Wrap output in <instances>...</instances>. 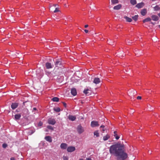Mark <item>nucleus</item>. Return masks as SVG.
<instances>
[{
    "label": "nucleus",
    "instance_id": "f257e3e1",
    "mask_svg": "<svg viewBox=\"0 0 160 160\" xmlns=\"http://www.w3.org/2000/svg\"><path fill=\"white\" fill-rule=\"evenodd\" d=\"M124 146L123 144H116L111 146L109 152L112 155L115 156L118 160H124L128 158V154L125 152Z\"/></svg>",
    "mask_w": 160,
    "mask_h": 160
},
{
    "label": "nucleus",
    "instance_id": "f03ea898",
    "mask_svg": "<svg viewBox=\"0 0 160 160\" xmlns=\"http://www.w3.org/2000/svg\"><path fill=\"white\" fill-rule=\"evenodd\" d=\"M77 130L79 134H81L84 131V129L83 127H82L80 125L78 126L77 128Z\"/></svg>",
    "mask_w": 160,
    "mask_h": 160
},
{
    "label": "nucleus",
    "instance_id": "7ed1b4c3",
    "mask_svg": "<svg viewBox=\"0 0 160 160\" xmlns=\"http://www.w3.org/2000/svg\"><path fill=\"white\" fill-rule=\"evenodd\" d=\"M128 94L131 97L133 96H133L137 94V91L135 90H132L129 91Z\"/></svg>",
    "mask_w": 160,
    "mask_h": 160
},
{
    "label": "nucleus",
    "instance_id": "20e7f679",
    "mask_svg": "<svg viewBox=\"0 0 160 160\" xmlns=\"http://www.w3.org/2000/svg\"><path fill=\"white\" fill-rule=\"evenodd\" d=\"M54 63L56 67H59L61 65V61L60 59H57Z\"/></svg>",
    "mask_w": 160,
    "mask_h": 160
},
{
    "label": "nucleus",
    "instance_id": "39448f33",
    "mask_svg": "<svg viewBox=\"0 0 160 160\" xmlns=\"http://www.w3.org/2000/svg\"><path fill=\"white\" fill-rule=\"evenodd\" d=\"M56 122V121L54 119L49 118L48 120V123L50 124L53 125L55 124Z\"/></svg>",
    "mask_w": 160,
    "mask_h": 160
},
{
    "label": "nucleus",
    "instance_id": "423d86ee",
    "mask_svg": "<svg viewBox=\"0 0 160 160\" xmlns=\"http://www.w3.org/2000/svg\"><path fill=\"white\" fill-rule=\"evenodd\" d=\"M75 150V148L73 146H70L68 147L67 151L68 152H72Z\"/></svg>",
    "mask_w": 160,
    "mask_h": 160
},
{
    "label": "nucleus",
    "instance_id": "0eeeda50",
    "mask_svg": "<svg viewBox=\"0 0 160 160\" xmlns=\"http://www.w3.org/2000/svg\"><path fill=\"white\" fill-rule=\"evenodd\" d=\"M99 124H98V122L97 121H93L91 122V126L92 127H94L96 126H98Z\"/></svg>",
    "mask_w": 160,
    "mask_h": 160
},
{
    "label": "nucleus",
    "instance_id": "6e6552de",
    "mask_svg": "<svg viewBox=\"0 0 160 160\" xmlns=\"http://www.w3.org/2000/svg\"><path fill=\"white\" fill-rule=\"evenodd\" d=\"M46 67V68L47 69H49L52 68H53V65H52L49 62H46L45 64Z\"/></svg>",
    "mask_w": 160,
    "mask_h": 160
},
{
    "label": "nucleus",
    "instance_id": "1a4fd4ad",
    "mask_svg": "<svg viewBox=\"0 0 160 160\" xmlns=\"http://www.w3.org/2000/svg\"><path fill=\"white\" fill-rule=\"evenodd\" d=\"M71 94L73 96H75L77 94V92L76 89L74 88H72L71 89Z\"/></svg>",
    "mask_w": 160,
    "mask_h": 160
},
{
    "label": "nucleus",
    "instance_id": "9d476101",
    "mask_svg": "<svg viewBox=\"0 0 160 160\" xmlns=\"http://www.w3.org/2000/svg\"><path fill=\"white\" fill-rule=\"evenodd\" d=\"M100 82V80L98 78H95L93 81V82L95 84H98Z\"/></svg>",
    "mask_w": 160,
    "mask_h": 160
},
{
    "label": "nucleus",
    "instance_id": "9b49d317",
    "mask_svg": "<svg viewBox=\"0 0 160 160\" xmlns=\"http://www.w3.org/2000/svg\"><path fill=\"white\" fill-rule=\"evenodd\" d=\"M67 144L65 143H62L60 145V148L62 149H66L67 147Z\"/></svg>",
    "mask_w": 160,
    "mask_h": 160
},
{
    "label": "nucleus",
    "instance_id": "f8f14e48",
    "mask_svg": "<svg viewBox=\"0 0 160 160\" xmlns=\"http://www.w3.org/2000/svg\"><path fill=\"white\" fill-rule=\"evenodd\" d=\"M144 3L142 2L137 4L136 7L138 8H142L144 6Z\"/></svg>",
    "mask_w": 160,
    "mask_h": 160
},
{
    "label": "nucleus",
    "instance_id": "ddd939ff",
    "mask_svg": "<svg viewBox=\"0 0 160 160\" xmlns=\"http://www.w3.org/2000/svg\"><path fill=\"white\" fill-rule=\"evenodd\" d=\"M18 106V104L17 103H12L11 104V108L13 109H15Z\"/></svg>",
    "mask_w": 160,
    "mask_h": 160
},
{
    "label": "nucleus",
    "instance_id": "4468645a",
    "mask_svg": "<svg viewBox=\"0 0 160 160\" xmlns=\"http://www.w3.org/2000/svg\"><path fill=\"white\" fill-rule=\"evenodd\" d=\"M152 19L154 21H157L159 18L158 16L155 15H152L151 16Z\"/></svg>",
    "mask_w": 160,
    "mask_h": 160
},
{
    "label": "nucleus",
    "instance_id": "2eb2a0df",
    "mask_svg": "<svg viewBox=\"0 0 160 160\" xmlns=\"http://www.w3.org/2000/svg\"><path fill=\"white\" fill-rule=\"evenodd\" d=\"M45 139L47 141L50 142H52V138L51 137L49 136H47L45 137Z\"/></svg>",
    "mask_w": 160,
    "mask_h": 160
},
{
    "label": "nucleus",
    "instance_id": "dca6fc26",
    "mask_svg": "<svg viewBox=\"0 0 160 160\" xmlns=\"http://www.w3.org/2000/svg\"><path fill=\"white\" fill-rule=\"evenodd\" d=\"M122 7V5L121 4H118L115 6L113 7V9L114 10H118L120 9Z\"/></svg>",
    "mask_w": 160,
    "mask_h": 160
},
{
    "label": "nucleus",
    "instance_id": "f3484780",
    "mask_svg": "<svg viewBox=\"0 0 160 160\" xmlns=\"http://www.w3.org/2000/svg\"><path fill=\"white\" fill-rule=\"evenodd\" d=\"M135 53L136 55L138 57L139 56L142 55V52H140L139 51L137 50L135 51Z\"/></svg>",
    "mask_w": 160,
    "mask_h": 160
},
{
    "label": "nucleus",
    "instance_id": "a211bd4d",
    "mask_svg": "<svg viewBox=\"0 0 160 160\" xmlns=\"http://www.w3.org/2000/svg\"><path fill=\"white\" fill-rule=\"evenodd\" d=\"M76 118V117L74 116L69 115L68 116L69 119L72 121H74Z\"/></svg>",
    "mask_w": 160,
    "mask_h": 160
},
{
    "label": "nucleus",
    "instance_id": "6ab92c4d",
    "mask_svg": "<svg viewBox=\"0 0 160 160\" xmlns=\"http://www.w3.org/2000/svg\"><path fill=\"white\" fill-rule=\"evenodd\" d=\"M141 14L142 16H145L147 13V10L146 9H142L141 12Z\"/></svg>",
    "mask_w": 160,
    "mask_h": 160
},
{
    "label": "nucleus",
    "instance_id": "aec40b11",
    "mask_svg": "<svg viewBox=\"0 0 160 160\" xmlns=\"http://www.w3.org/2000/svg\"><path fill=\"white\" fill-rule=\"evenodd\" d=\"M21 117V115L20 114H17L15 115V119L17 120L19 119Z\"/></svg>",
    "mask_w": 160,
    "mask_h": 160
},
{
    "label": "nucleus",
    "instance_id": "412c9836",
    "mask_svg": "<svg viewBox=\"0 0 160 160\" xmlns=\"http://www.w3.org/2000/svg\"><path fill=\"white\" fill-rule=\"evenodd\" d=\"M110 138V136L108 134H107L106 136L103 137V139L104 141H106Z\"/></svg>",
    "mask_w": 160,
    "mask_h": 160
},
{
    "label": "nucleus",
    "instance_id": "4be33fe9",
    "mask_svg": "<svg viewBox=\"0 0 160 160\" xmlns=\"http://www.w3.org/2000/svg\"><path fill=\"white\" fill-rule=\"evenodd\" d=\"M124 18L125 19L126 21L128 22H131L132 21V19L131 18H130L127 16H125Z\"/></svg>",
    "mask_w": 160,
    "mask_h": 160
},
{
    "label": "nucleus",
    "instance_id": "5701e85b",
    "mask_svg": "<svg viewBox=\"0 0 160 160\" xmlns=\"http://www.w3.org/2000/svg\"><path fill=\"white\" fill-rule=\"evenodd\" d=\"M111 2L112 4L113 5L117 4L119 2L118 0H111Z\"/></svg>",
    "mask_w": 160,
    "mask_h": 160
},
{
    "label": "nucleus",
    "instance_id": "b1692460",
    "mask_svg": "<svg viewBox=\"0 0 160 160\" xmlns=\"http://www.w3.org/2000/svg\"><path fill=\"white\" fill-rule=\"evenodd\" d=\"M89 90L88 89H86V90H84L83 91V93L85 94L86 95H89Z\"/></svg>",
    "mask_w": 160,
    "mask_h": 160
},
{
    "label": "nucleus",
    "instance_id": "393cba45",
    "mask_svg": "<svg viewBox=\"0 0 160 160\" xmlns=\"http://www.w3.org/2000/svg\"><path fill=\"white\" fill-rule=\"evenodd\" d=\"M151 20V19L150 18H146V19H144L143 20V22L144 23H145L146 22H147L148 21H150Z\"/></svg>",
    "mask_w": 160,
    "mask_h": 160
},
{
    "label": "nucleus",
    "instance_id": "a878e982",
    "mask_svg": "<svg viewBox=\"0 0 160 160\" xmlns=\"http://www.w3.org/2000/svg\"><path fill=\"white\" fill-rule=\"evenodd\" d=\"M52 100L53 102H58L59 101V99L58 98L55 97L53 98L52 99Z\"/></svg>",
    "mask_w": 160,
    "mask_h": 160
},
{
    "label": "nucleus",
    "instance_id": "bb28decb",
    "mask_svg": "<svg viewBox=\"0 0 160 160\" xmlns=\"http://www.w3.org/2000/svg\"><path fill=\"white\" fill-rule=\"evenodd\" d=\"M130 2L132 5H135L137 3L136 0H130Z\"/></svg>",
    "mask_w": 160,
    "mask_h": 160
},
{
    "label": "nucleus",
    "instance_id": "cd10ccee",
    "mask_svg": "<svg viewBox=\"0 0 160 160\" xmlns=\"http://www.w3.org/2000/svg\"><path fill=\"white\" fill-rule=\"evenodd\" d=\"M94 136H96L97 137L99 136V133L98 131H95L94 132Z\"/></svg>",
    "mask_w": 160,
    "mask_h": 160
},
{
    "label": "nucleus",
    "instance_id": "c85d7f7f",
    "mask_svg": "<svg viewBox=\"0 0 160 160\" xmlns=\"http://www.w3.org/2000/svg\"><path fill=\"white\" fill-rule=\"evenodd\" d=\"M138 18V15H135L134 16L132 17V19L135 21H136L137 20Z\"/></svg>",
    "mask_w": 160,
    "mask_h": 160
},
{
    "label": "nucleus",
    "instance_id": "c756f323",
    "mask_svg": "<svg viewBox=\"0 0 160 160\" xmlns=\"http://www.w3.org/2000/svg\"><path fill=\"white\" fill-rule=\"evenodd\" d=\"M54 110L56 112H58L60 111V109L59 108H54Z\"/></svg>",
    "mask_w": 160,
    "mask_h": 160
},
{
    "label": "nucleus",
    "instance_id": "7c9ffc66",
    "mask_svg": "<svg viewBox=\"0 0 160 160\" xmlns=\"http://www.w3.org/2000/svg\"><path fill=\"white\" fill-rule=\"evenodd\" d=\"M154 10L155 11H157L160 9V8L158 5H156L154 7Z\"/></svg>",
    "mask_w": 160,
    "mask_h": 160
},
{
    "label": "nucleus",
    "instance_id": "2f4dec72",
    "mask_svg": "<svg viewBox=\"0 0 160 160\" xmlns=\"http://www.w3.org/2000/svg\"><path fill=\"white\" fill-rule=\"evenodd\" d=\"M47 128L48 129H50L52 130H53V128L51 126L48 125L47 126Z\"/></svg>",
    "mask_w": 160,
    "mask_h": 160
},
{
    "label": "nucleus",
    "instance_id": "473e14b6",
    "mask_svg": "<svg viewBox=\"0 0 160 160\" xmlns=\"http://www.w3.org/2000/svg\"><path fill=\"white\" fill-rule=\"evenodd\" d=\"M2 147L3 148H6L7 146V144H6V143H3V144H2Z\"/></svg>",
    "mask_w": 160,
    "mask_h": 160
},
{
    "label": "nucleus",
    "instance_id": "72a5a7b5",
    "mask_svg": "<svg viewBox=\"0 0 160 160\" xmlns=\"http://www.w3.org/2000/svg\"><path fill=\"white\" fill-rule=\"evenodd\" d=\"M59 11V10L58 8H55V10L54 11V12L55 13V12H58Z\"/></svg>",
    "mask_w": 160,
    "mask_h": 160
},
{
    "label": "nucleus",
    "instance_id": "f704fd0d",
    "mask_svg": "<svg viewBox=\"0 0 160 160\" xmlns=\"http://www.w3.org/2000/svg\"><path fill=\"white\" fill-rule=\"evenodd\" d=\"M113 136L114 137H116L117 136H118L117 134V131H114Z\"/></svg>",
    "mask_w": 160,
    "mask_h": 160
},
{
    "label": "nucleus",
    "instance_id": "c9c22d12",
    "mask_svg": "<svg viewBox=\"0 0 160 160\" xmlns=\"http://www.w3.org/2000/svg\"><path fill=\"white\" fill-rule=\"evenodd\" d=\"M42 122H40L38 123V126H42Z\"/></svg>",
    "mask_w": 160,
    "mask_h": 160
},
{
    "label": "nucleus",
    "instance_id": "e433bc0d",
    "mask_svg": "<svg viewBox=\"0 0 160 160\" xmlns=\"http://www.w3.org/2000/svg\"><path fill=\"white\" fill-rule=\"evenodd\" d=\"M63 104V105L65 107V108H66L67 107V104L66 103H65V102H62Z\"/></svg>",
    "mask_w": 160,
    "mask_h": 160
},
{
    "label": "nucleus",
    "instance_id": "4c0bfd02",
    "mask_svg": "<svg viewBox=\"0 0 160 160\" xmlns=\"http://www.w3.org/2000/svg\"><path fill=\"white\" fill-rule=\"evenodd\" d=\"M63 160H68V158L66 157H63Z\"/></svg>",
    "mask_w": 160,
    "mask_h": 160
},
{
    "label": "nucleus",
    "instance_id": "58836bf2",
    "mask_svg": "<svg viewBox=\"0 0 160 160\" xmlns=\"http://www.w3.org/2000/svg\"><path fill=\"white\" fill-rule=\"evenodd\" d=\"M137 98L138 99H141L142 98V97L141 96H138L137 97Z\"/></svg>",
    "mask_w": 160,
    "mask_h": 160
},
{
    "label": "nucleus",
    "instance_id": "ea45409f",
    "mask_svg": "<svg viewBox=\"0 0 160 160\" xmlns=\"http://www.w3.org/2000/svg\"><path fill=\"white\" fill-rule=\"evenodd\" d=\"M115 138L117 139V140H118L119 139V137L118 136H117L116 137H115Z\"/></svg>",
    "mask_w": 160,
    "mask_h": 160
},
{
    "label": "nucleus",
    "instance_id": "a19ab883",
    "mask_svg": "<svg viewBox=\"0 0 160 160\" xmlns=\"http://www.w3.org/2000/svg\"><path fill=\"white\" fill-rule=\"evenodd\" d=\"M84 31L86 33H87L88 32V30H86V29H85Z\"/></svg>",
    "mask_w": 160,
    "mask_h": 160
},
{
    "label": "nucleus",
    "instance_id": "79ce46f5",
    "mask_svg": "<svg viewBox=\"0 0 160 160\" xmlns=\"http://www.w3.org/2000/svg\"><path fill=\"white\" fill-rule=\"evenodd\" d=\"M10 160H15V158L13 157H12L10 158Z\"/></svg>",
    "mask_w": 160,
    "mask_h": 160
},
{
    "label": "nucleus",
    "instance_id": "37998d69",
    "mask_svg": "<svg viewBox=\"0 0 160 160\" xmlns=\"http://www.w3.org/2000/svg\"><path fill=\"white\" fill-rule=\"evenodd\" d=\"M86 160H91V158H86Z\"/></svg>",
    "mask_w": 160,
    "mask_h": 160
},
{
    "label": "nucleus",
    "instance_id": "c03bdc74",
    "mask_svg": "<svg viewBox=\"0 0 160 160\" xmlns=\"http://www.w3.org/2000/svg\"><path fill=\"white\" fill-rule=\"evenodd\" d=\"M151 152H152V151H148V153L149 154H151Z\"/></svg>",
    "mask_w": 160,
    "mask_h": 160
},
{
    "label": "nucleus",
    "instance_id": "a18cd8bd",
    "mask_svg": "<svg viewBox=\"0 0 160 160\" xmlns=\"http://www.w3.org/2000/svg\"><path fill=\"white\" fill-rule=\"evenodd\" d=\"M88 27V25H86L84 26V27L85 28H87Z\"/></svg>",
    "mask_w": 160,
    "mask_h": 160
},
{
    "label": "nucleus",
    "instance_id": "49530a36",
    "mask_svg": "<svg viewBox=\"0 0 160 160\" xmlns=\"http://www.w3.org/2000/svg\"><path fill=\"white\" fill-rule=\"evenodd\" d=\"M104 127H105V126L104 125H101L100 127V128H104Z\"/></svg>",
    "mask_w": 160,
    "mask_h": 160
},
{
    "label": "nucleus",
    "instance_id": "de8ad7c7",
    "mask_svg": "<svg viewBox=\"0 0 160 160\" xmlns=\"http://www.w3.org/2000/svg\"><path fill=\"white\" fill-rule=\"evenodd\" d=\"M33 110H37V108H33Z\"/></svg>",
    "mask_w": 160,
    "mask_h": 160
},
{
    "label": "nucleus",
    "instance_id": "09e8293b",
    "mask_svg": "<svg viewBox=\"0 0 160 160\" xmlns=\"http://www.w3.org/2000/svg\"><path fill=\"white\" fill-rule=\"evenodd\" d=\"M26 102H23V104H24V105H25V103Z\"/></svg>",
    "mask_w": 160,
    "mask_h": 160
},
{
    "label": "nucleus",
    "instance_id": "8fccbe9b",
    "mask_svg": "<svg viewBox=\"0 0 160 160\" xmlns=\"http://www.w3.org/2000/svg\"><path fill=\"white\" fill-rule=\"evenodd\" d=\"M127 44H129L130 43V42H127Z\"/></svg>",
    "mask_w": 160,
    "mask_h": 160
},
{
    "label": "nucleus",
    "instance_id": "3c124183",
    "mask_svg": "<svg viewBox=\"0 0 160 160\" xmlns=\"http://www.w3.org/2000/svg\"><path fill=\"white\" fill-rule=\"evenodd\" d=\"M57 4H54L53 5V6L55 7H56V6H57Z\"/></svg>",
    "mask_w": 160,
    "mask_h": 160
},
{
    "label": "nucleus",
    "instance_id": "603ef678",
    "mask_svg": "<svg viewBox=\"0 0 160 160\" xmlns=\"http://www.w3.org/2000/svg\"><path fill=\"white\" fill-rule=\"evenodd\" d=\"M151 24H154V23H153V22H151Z\"/></svg>",
    "mask_w": 160,
    "mask_h": 160
},
{
    "label": "nucleus",
    "instance_id": "864d4df0",
    "mask_svg": "<svg viewBox=\"0 0 160 160\" xmlns=\"http://www.w3.org/2000/svg\"><path fill=\"white\" fill-rule=\"evenodd\" d=\"M158 15L160 17V13L158 14Z\"/></svg>",
    "mask_w": 160,
    "mask_h": 160
},
{
    "label": "nucleus",
    "instance_id": "5fc2aeb1",
    "mask_svg": "<svg viewBox=\"0 0 160 160\" xmlns=\"http://www.w3.org/2000/svg\"><path fill=\"white\" fill-rule=\"evenodd\" d=\"M102 130L103 132H104V131H105V129H104V128H103V129H102Z\"/></svg>",
    "mask_w": 160,
    "mask_h": 160
},
{
    "label": "nucleus",
    "instance_id": "6e6d98bb",
    "mask_svg": "<svg viewBox=\"0 0 160 160\" xmlns=\"http://www.w3.org/2000/svg\"><path fill=\"white\" fill-rule=\"evenodd\" d=\"M158 27L160 28V25L158 26Z\"/></svg>",
    "mask_w": 160,
    "mask_h": 160
}]
</instances>
